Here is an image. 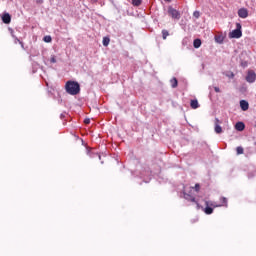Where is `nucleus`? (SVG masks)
Masks as SVG:
<instances>
[{"label":"nucleus","instance_id":"f257e3e1","mask_svg":"<svg viewBox=\"0 0 256 256\" xmlns=\"http://www.w3.org/2000/svg\"><path fill=\"white\" fill-rule=\"evenodd\" d=\"M65 90L68 95H79L81 93V84L77 81L69 80L65 84Z\"/></svg>","mask_w":256,"mask_h":256},{"label":"nucleus","instance_id":"f03ea898","mask_svg":"<svg viewBox=\"0 0 256 256\" xmlns=\"http://www.w3.org/2000/svg\"><path fill=\"white\" fill-rule=\"evenodd\" d=\"M243 26L241 23H236V29L229 32V39H241L243 37Z\"/></svg>","mask_w":256,"mask_h":256},{"label":"nucleus","instance_id":"7ed1b4c3","mask_svg":"<svg viewBox=\"0 0 256 256\" xmlns=\"http://www.w3.org/2000/svg\"><path fill=\"white\" fill-rule=\"evenodd\" d=\"M196 205H197V209H202L206 215H213L214 209L213 207L210 206L209 201H205V205H206L205 208H203V206H201L199 202H196Z\"/></svg>","mask_w":256,"mask_h":256},{"label":"nucleus","instance_id":"20e7f679","mask_svg":"<svg viewBox=\"0 0 256 256\" xmlns=\"http://www.w3.org/2000/svg\"><path fill=\"white\" fill-rule=\"evenodd\" d=\"M168 15L172 17V19H176L177 21L181 19V12L173 8V6H168Z\"/></svg>","mask_w":256,"mask_h":256},{"label":"nucleus","instance_id":"39448f33","mask_svg":"<svg viewBox=\"0 0 256 256\" xmlns=\"http://www.w3.org/2000/svg\"><path fill=\"white\" fill-rule=\"evenodd\" d=\"M246 81L247 83H255L256 81V73L253 70H249L246 75Z\"/></svg>","mask_w":256,"mask_h":256},{"label":"nucleus","instance_id":"423d86ee","mask_svg":"<svg viewBox=\"0 0 256 256\" xmlns=\"http://www.w3.org/2000/svg\"><path fill=\"white\" fill-rule=\"evenodd\" d=\"M238 17H240V19H247L249 17V10H247V8H240L238 10Z\"/></svg>","mask_w":256,"mask_h":256},{"label":"nucleus","instance_id":"0eeeda50","mask_svg":"<svg viewBox=\"0 0 256 256\" xmlns=\"http://www.w3.org/2000/svg\"><path fill=\"white\" fill-rule=\"evenodd\" d=\"M219 123H221L219 118H215L214 131L215 133H217V135H221V133H223V128L221 127V125H219Z\"/></svg>","mask_w":256,"mask_h":256},{"label":"nucleus","instance_id":"6e6552de","mask_svg":"<svg viewBox=\"0 0 256 256\" xmlns=\"http://www.w3.org/2000/svg\"><path fill=\"white\" fill-rule=\"evenodd\" d=\"M2 22L5 23V25H9V23H11V14L9 13H4L1 17Z\"/></svg>","mask_w":256,"mask_h":256},{"label":"nucleus","instance_id":"1a4fd4ad","mask_svg":"<svg viewBox=\"0 0 256 256\" xmlns=\"http://www.w3.org/2000/svg\"><path fill=\"white\" fill-rule=\"evenodd\" d=\"M240 108L242 111H249V102L247 100H240Z\"/></svg>","mask_w":256,"mask_h":256},{"label":"nucleus","instance_id":"9d476101","mask_svg":"<svg viewBox=\"0 0 256 256\" xmlns=\"http://www.w3.org/2000/svg\"><path fill=\"white\" fill-rule=\"evenodd\" d=\"M214 40L216 43H218V45H223V42L225 41V36L221 35H216L214 37Z\"/></svg>","mask_w":256,"mask_h":256},{"label":"nucleus","instance_id":"9b49d317","mask_svg":"<svg viewBox=\"0 0 256 256\" xmlns=\"http://www.w3.org/2000/svg\"><path fill=\"white\" fill-rule=\"evenodd\" d=\"M235 129L236 131H245V123L241 121L237 122L235 124Z\"/></svg>","mask_w":256,"mask_h":256},{"label":"nucleus","instance_id":"f8f14e48","mask_svg":"<svg viewBox=\"0 0 256 256\" xmlns=\"http://www.w3.org/2000/svg\"><path fill=\"white\" fill-rule=\"evenodd\" d=\"M170 85H171L172 89H177V87H179V80H177V78L173 77L170 80Z\"/></svg>","mask_w":256,"mask_h":256},{"label":"nucleus","instance_id":"ddd939ff","mask_svg":"<svg viewBox=\"0 0 256 256\" xmlns=\"http://www.w3.org/2000/svg\"><path fill=\"white\" fill-rule=\"evenodd\" d=\"M184 199H186V201H191V203H196L195 197L191 194L185 193L184 192Z\"/></svg>","mask_w":256,"mask_h":256},{"label":"nucleus","instance_id":"4468645a","mask_svg":"<svg viewBox=\"0 0 256 256\" xmlns=\"http://www.w3.org/2000/svg\"><path fill=\"white\" fill-rule=\"evenodd\" d=\"M203 44V42L201 41L200 38H196L193 41V47L194 49H199V47H201V45Z\"/></svg>","mask_w":256,"mask_h":256},{"label":"nucleus","instance_id":"2eb2a0df","mask_svg":"<svg viewBox=\"0 0 256 256\" xmlns=\"http://www.w3.org/2000/svg\"><path fill=\"white\" fill-rule=\"evenodd\" d=\"M191 109H199V101L197 99H193L190 101Z\"/></svg>","mask_w":256,"mask_h":256},{"label":"nucleus","instance_id":"dca6fc26","mask_svg":"<svg viewBox=\"0 0 256 256\" xmlns=\"http://www.w3.org/2000/svg\"><path fill=\"white\" fill-rule=\"evenodd\" d=\"M109 43H111V38L108 36L103 37L102 44L104 47H109Z\"/></svg>","mask_w":256,"mask_h":256},{"label":"nucleus","instance_id":"f3484780","mask_svg":"<svg viewBox=\"0 0 256 256\" xmlns=\"http://www.w3.org/2000/svg\"><path fill=\"white\" fill-rule=\"evenodd\" d=\"M143 0H132L133 7H141Z\"/></svg>","mask_w":256,"mask_h":256},{"label":"nucleus","instance_id":"a211bd4d","mask_svg":"<svg viewBox=\"0 0 256 256\" xmlns=\"http://www.w3.org/2000/svg\"><path fill=\"white\" fill-rule=\"evenodd\" d=\"M167 37H169V30L163 29L162 30V39L165 41V39H167Z\"/></svg>","mask_w":256,"mask_h":256},{"label":"nucleus","instance_id":"6ab92c4d","mask_svg":"<svg viewBox=\"0 0 256 256\" xmlns=\"http://www.w3.org/2000/svg\"><path fill=\"white\" fill-rule=\"evenodd\" d=\"M44 43H51L53 41V38L50 35L44 36L43 37Z\"/></svg>","mask_w":256,"mask_h":256},{"label":"nucleus","instance_id":"aec40b11","mask_svg":"<svg viewBox=\"0 0 256 256\" xmlns=\"http://www.w3.org/2000/svg\"><path fill=\"white\" fill-rule=\"evenodd\" d=\"M244 149H243V146H238L237 148H236V153H237V155H243V153H244Z\"/></svg>","mask_w":256,"mask_h":256},{"label":"nucleus","instance_id":"412c9836","mask_svg":"<svg viewBox=\"0 0 256 256\" xmlns=\"http://www.w3.org/2000/svg\"><path fill=\"white\" fill-rule=\"evenodd\" d=\"M87 155H89V157L93 158V157H97V153L91 151V149L87 148Z\"/></svg>","mask_w":256,"mask_h":256},{"label":"nucleus","instance_id":"4be33fe9","mask_svg":"<svg viewBox=\"0 0 256 256\" xmlns=\"http://www.w3.org/2000/svg\"><path fill=\"white\" fill-rule=\"evenodd\" d=\"M193 17H194L195 19H199V17H201V12H199L198 10L194 11V12H193Z\"/></svg>","mask_w":256,"mask_h":256},{"label":"nucleus","instance_id":"5701e85b","mask_svg":"<svg viewBox=\"0 0 256 256\" xmlns=\"http://www.w3.org/2000/svg\"><path fill=\"white\" fill-rule=\"evenodd\" d=\"M195 192L199 193V190L201 189V185L199 183H196L194 186Z\"/></svg>","mask_w":256,"mask_h":256},{"label":"nucleus","instance_id":"b1692460","mask_svg":"<svg viewBox=\"0 0 256 256\" xmlns=\"http://www.w3.org/2000/svg\"><path fill=\"white\" fill-rule=\"evenodd\" d=\"M50 63H57V58L55 57V55L51 56Z\"/></svg>","mask_w":256,"mask_h":256},{"label":"nucleus","instance_id":"393cba45","mask_svg":"<svg viewBox=\"0 0 256 256\" xmlns=\"http://www.w3.org/2000/svg\"><path fill=\"white\" fill-rule=\"evenodd\" d=\"M8 31H10V35H11V36L13 37V39H14V37H16V36H15V31L13 30V28H9Z\"/></svg>","mask_w":256,"mask_h":256},{"label":"nucleus","instance_id":"a878e982","mask_svg":"<svg viewBox=\"0 0 256 256\" xmlns=\"http://www.w3.org/2000/svg\"><path fill=\"white\" fill-rule=\"evenodd\" d=\"M220 201H221V203H223V205H227V198L221 197Z\"/></svg>","mask_w":256,"mask_h":256},{"label":"nucleus","instance_id":"bb28decb","mask_svg":"<svg viewBox=\"0 0 256 256\" xmlns=\"http://www.w3.org/2000/svg\"><path fill=\"white\" fill-rule=\"evenodd\" d=\"M249 63H247V61H242L241 62V67H243L245 69V67H248Z\"/></svg>","mask_w":256,"mask_h":256},{"label":"nucleus","instance_id":"cd10ccee","mask_svg":"<svg viewBox=\"0 0 256 256\" xmlns=\"http://www.w3.org/2000/svg\"><path fill=\"white\" fill-rule=\"evenodd\" d=\"M255 177V173L250 172L248 173V179H253Z\"/></svg>","mask_w":256,"mask_h":256},{"label":"nucleus","instance_id":"c85d7f7f","mask_svg":"<svg viewBox=\"0 0 256 256\" xmlns=\"http://www.w3.org/2000/svg\"><path fill=\"white\" fill-rule=\"evenodd\" d=\"M84 123H85V125H89L91 123V119L85 118Z\"/></svg>","mask_w":256,"mask_h":256},{"label":"nucleus","instance_id":"c756f323","mask_svg":"<svg viewBox=\"0 0 256 256\" xmlns=\"http://www.w3.org/2000/svg\"><path fill=\"white\" fill-rule=\"evenodd\" d=\"M215 93H221V89L217 86L214 87Z\"/></svg>","mask_w":256,"mask_h":256},{"label":"nucleus","instance_id":"7c9ffc66","mask_svg":"<svg viewBox=\"0 0 256 256\" xmlns=\"http://www.w3.org/2000/svg\"><path fill=\"white\" fill-rule=\"evenodd\" d=\"M229 79H233L235 77V74L233 72L230 73V75H228Z\"/></svg>","mask_w":256,"mask_h":256},{"label":"nucleus","instance_id":"2f4dec72","mask_svg":"<svg viewBox=\"0 0 256 256\" xmlns=\"http://www.w3.org/2000/svg\"><path fill=\"white\" fill-rule=\"evenodd\" d=\"M19 41H21L17 36L14 37V43H19Z\"/></svg>","mask_w":256,"mask_h":256},{"label":"nucleus","instance_id":"473e14b6","mask_svg":"<svg viewBox=\"0 0 256 256\" xmlns=\"http://www.w3.org/2000/svg\"><path fill=\"white\" fill-rule=\"evenodd\" d=\"M36 3H37L38 5H43V0H36Z\"/></svg>","mask_w":256,"mask_h":256},{"label":"nucleus","instance_id":"72a5a7b5","mask_svg":"<svg viewBox=\"0 0 256 256\" xmlns=\"http://www.w3.org/2000/svg\"><path fill=\"white\" fill-rule=\"evenodd\" d=\"M19 45H21V47L25 49V44L23 43V41H19Z\"/></svg>","mask_w":256,"mask_h":256},{"label":"nucleus","instance_id":"f704fd0d","mask_svg":"<svg viewBox=\"0 0 256 256\" xmlns=\"http://www.w3.org/2000/svg\"><path fill=\"white\" fill-rule=\"evenodd\" d=\"M150 181H151V178H148V180L143 179V182H144V183H149Z\"/></svg>","mask_w":256,"mask_h":256},{"label":"nucleus","instance_id":"c9c22d12","mask_svg":"<svg viewBox=\"0 0 256 256\" xmlns=\"http://www.w3.org/2000/svg\"><path fill=\"white\" fill-rule=\"evenodd\" d=\"M99 0H90L91 3H97Z\"/></svg>","mask_w":256,"mask_h":256},{"label":"nucleus","instance_id":"e433bc0d","mask_svg":"<svg viewBox=\"0 0 256 256\" xmlns=\"http://www.w3.org/2000/svg\"><path fill=\"white\" fill-rule=\"evenodd\" d=\"M96 157H98V159H101V154L97 153Z\"/></svg>","mask_w":256,"mask_h":256},{"label":"nucleus","instance_id":"4c0bfd02","mask_svg":"<svg viewBox=\"0 0 256 256\" xmlns=\"http://www.w3.org/2000/svg\"><path fill=\"white\" fill-rule=\"evenodd\" d=\"M60 118H61V119H64V118H65V115L61 114V115H60Z\"/></svg>","mask_w":256,"mask_h":256},{"label":"nucleus","instance_id":"58836bf2","mask_svg":"<svg viewBox=\"0 0 256 256\" xmlns=\"http://www.w3.org/2000/svg\"><path fill=\"white\" fill-rule=\"evenodd\" d=\"M166 3H171L172 0H164Z\"/></svg>","mask_w":256,"mask_h":256},{"label":"nucleus","instance_id":"ea45409f","mask_svg":"<svg viewBox=\"0 0 256 256\" xmlns=\"http://www.w3.org/2000/svg\"><path fill=\"white\" fill-rule=\"evenodd\" d=\"M147 175L148 176L151 175V171L147 170Z\"/></svg>","mask_w":256,"mask_h":256},{"label":"nucleus","instance_id":"a19ab883","mask_svg":"<svg viewBox=\"0 0 256 256\" xmlns=\"http://www.w3.org/2000/svg\"><path fill=\"white\" fill-rule=\"evenodd\" d=\"M140 179H143V173L140 174Z\"/></svg>","mask_w":256,"mask_h":256},{"label":"nucleus","instance_id":"79ce46f5","mask_svg":"<svg viewBox=\"0 0 256 256\" xmlns=\"http://www.w3.org/2000/svg\"><path fill=\"white\" fill-rule=\"evenodd\" d=\"M36 71L35 70H33V73H35Z\"/></svg>","mask_w":256,"mask_h":256},{"label":"nucleus","instance_id":"37998d69","mask_svg":"<svg viewBox=\"0 0 256 256\" xmlns=\"http://www.w3.org/2000/svg\"><path fill=\"white\" fill-rule=\"evenodd\" d=\"M131 175H133V172H131Z\"/></svg>","mask_w":256,"mask_h":256}]
</instances>
